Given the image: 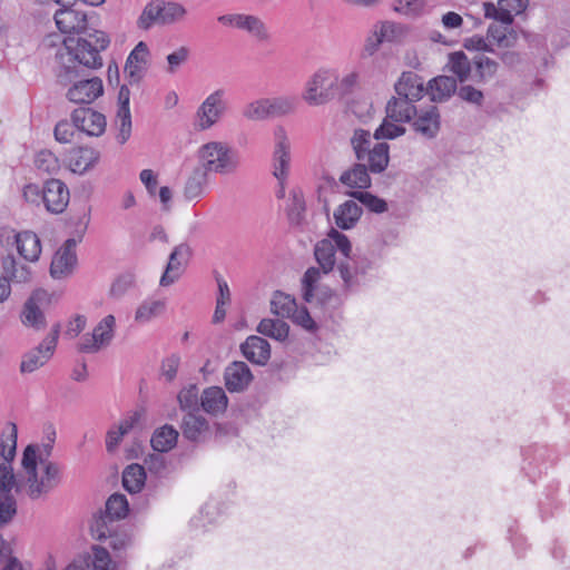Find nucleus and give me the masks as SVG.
I'll return each instance as SVG.
<instances>
[{
    "instance_id": "b1692460",
    "label": "nucleus",
    "mask_w": 570,
    "mask_h": 570,
    "mask_svg": "<svg viewBox=\"0 0 570 570\" xmlns=\"http://www.w3.org/2000/svg\"><path fill=\"white\" fill-rule=\"evenodd\" d=\"M456 79L451 76H436L429 80L425 94L430 95L433 102L446 101L456 92Z\"/></svg>"
},
{
    "instance_id": "6e6d98bb",
    "label": "nucleus",
    "mask_w": 570,
    "mask_h": 570,
    "mask_svg": "<svg viewBox=\"0 0 570 570\" xmlns=\"http://www.w3.org/2000/svg\"><path fill=\"white\" fill-rule=\"evenodd\" d=\"M473 65L479 82L484 81L488 77H493L499 68V63L487 56H475L473 58Z\"/></svg>"
},
{
    "instance_id": "a18cd8bd",
    "label": "nucleus",
    "mask_w": 570,
    "mask_h": 570,
    "mask_svg": "<svg viewBox=\"0 0 570 570\" xmlns=\"http://www.w3.org/2000/svg\"><path fill=\"white\" fill-rule=\"evenodd\" d=\"M448 67L461 82L468 80L471 75V62L468 56L461 50L449 53Z\"/></svg>"
},
{
    "instance_id": "c03bdc74",
    "label": "nucleus",
    "mask_w": 570,
    "mask_h": 570,
    "mask_svg": "<svg viewBox=\"0 0 570 570\" xmlns=\"http://www.w3.org/2000/svg\"><path fill=\"white\" fill-rule=\"evenodd\" d=\"M348 195L357 200L363 207L373 214H383L387 212V203L366 190H353Z\"/></svg>"
},
{
    "instance_id": "8fccbe9b",
    "label": "nucleus",
    "mask_w": 570,
    "mask_h": 570,
    "mask_svg": "<svg viewBox=\"0 0 570 570\" xmlns=\"http://www.w3.org/2000/svg\"><path fill=\"white\" fill-rule=\"evenodd\" d=\"M351 145L355 153V157L358 161L366 159L368 151L371 150V134L368 130L357 128L351 138Z\"/></svg>"
},
{
    "instance_id": "c9c22d12",
    "label": "nucleus",
    "mask_w": 570,
    "mask_h": 570,
    "mask_svg": "<svg viewBox=\"0 0 570 570\" xmlns=\"http://www.w3.org/2000/svg\"><path fill=\"white\" fill-rule=\"evenodd\" d=\"M256 331L275 341L285 342L289 335V325L279 318H263L258 323Z\"/></svg>"
},
{
    "instance_id": "09e8293b",
    "label": "nucleus",
    "mask_w": 570,
    "mask_h": 570,
    "mask_svg": "<svg viewBox=\"0 0 570 570\" xmlns=\"http://www.w3.org/2000/svg\"><path fill=\"white\" fill-rule=\"evenodd\" d=\"M116 324V318L114 315L109 314L105 316L94 328L90 334L95 337L96 342L100 346L108 345L114 337V327Z\"/></svg>"
},
{
    "instance_id": "f704fd0d",
    "label": "nucleus",
    "mask_w": 570,
    "mask_h": 570,
    "mask_svg": "<svg viewBox=\"0 0 570 570\" xmlns=\"http://www.w3.org/2000/svg\"><path fill=\"white\" fill-rule=\"evenodd\" d=\"M100 153L91 147H78L70 159L75 173L85 174L99 161Z\"/></svg>"
},
{
    "instance_id": "a19ab883",
    "label": "nucleus",
    "mask_w": 570,
    "mask_h": 570,
    "mask_svg": "<svg viewBox=\"0 0 570 570\" xmlns=\"http://www.w3.org/2000/svg\"><path fill=\"white\" fill-rule=\"evenodd\" d=\"M199 389L197 384H189L180 390L177 395L179 407L185 413H199L200 397L198 396Z\"/></svg>"
},
{
    "instance_id": "f03ea898",
    "label": "nucleus",
    "mask_w": 570,
    "mask_h": 570,
    "mask_svg": "<svg viewBox=\"0 0 570 570\" xmlns=\"http://www.w3.org/2000/svg\"><path fill=\"white\" fill-rule=\"evenodd\" d=\"M56 3L60 8L55 12V22L61 33L68 35L62 43L70 58L87 67L101 68L100 53L110 45L108 33L90 28L87 13L77 9L76 3Z\"/></svg>"
},
{
    "instance_id": "f8f14e48",
    "label": "nucleus",
    "mask_w": 570,
    "mask_h": 570,
    "mask_svg": "<svg viewBox=\"0 0 570 570\" xmlns=\"http://www.w3.org/2000/svg\"><path fill=\"white\" fill-rule=\"evenodd\" d=\"M69 202V189L60 179L46 181L42 191V204L50 214H62Z\"/></svg>"
},
{
    "instance_id": "4be33fe9",
    "label": "nucleus",
    "mask_w": 570,
    "mask_h": 570,
    "mask_svg": "<svg viewBox=\"0 0 570 570\" xmlns=\"http://www.w3.org/2000/svg\"><path fill=\"white\" fill-rule=\"evenodd\" d=\"M189 254V247L186 244H179L174 247L169 254L165 271L160 277L159 285L167 287L177 282L184 273V264L179 257Z\"/></svg>"
},
{
    "instance_id": "79ce46f5",
    "label": "nucleus",
    "mask_w": 570,
    "mask_h": 570,
    "mask_svg": "<svg viewBox=\"0 0 570 570\" xmlns=\"http://www.w3.org/2000/svg\"><path fill=\"white\" fill-rule=\"evenodd\" d=\"M297 303L294 296L275 291L271 301V311L277 316L288 318L295 312Z\"/></svg>"
},
{
    "instance_id": "37998d69",
    "label": "nucleus",
    "mask_w": 570,
    "mask_h": 570,
    "mask_svg": "<svg viewBox=\"0 0 570 570\" xmlns=\"http://www.w3.org/2000/svg\"><path fill=\"white\" fill-rule=\"evenodd\" d=\"M207 176L208 173H206V169H194L193 174L189 176L185 184L184 196L186 199L193 200L202 195L208 181Z\"/></svg>"
},
{
    "instance_id": "58836bf2",
    "label": "nucleus",
    "mask_w": 570,
    "mask_h": 570,
    "mask_svg": "<svg viewBox=\"0 0 570 570\" xmlns=\"http://www.w3.org/2000/svg\"><path fill=\"white\" fill-rule=\"evenodd\" d=\"M8 432H3L0 438V455L3 459L1 464L11 465L17 453L18 429L16 423L7 424Z\"/></svg>"
},
{
    "instance_id": "de8ad7c7",
    "label": "nucleus",
    "mask_w": 570,
    "mask_h": 570,
    "mask_svg": "<svg viewBox=\"0 0 570 570\" xmlns=\"http://www.w3.org/2000/svg\"><path fill=\"white\" fill-rule=\"evenodd\" d=\"M43 475L40 479L42 493L53 490L61 481V472L58 463L46 460L42 464Z\"/></svg>"
},
{
    "instance_id": "0e129e2a",
    "label": "nucleus",
    "mask_w": 570,
    "mask_h": 570,
    "mask_svg": "<svg viewBox=\"0 0 570 570\" xmlns=\"http://www.w3.org/2000/svg\"><path fill=\"white\" fill-rule=\"evenodd\" d=\"M508 539L512 544L517 558L520 559L524 557L527 550L529 549V544L525 537L522 533H519L515 523L508 528Z\"/></svg>"
},
{
    "instance_id": "dca6fc26",
    "label": "nucleus",
    "mask_w": 570,
    "mask_h": 570,
    "mask_svg": "<svg viewBox=\"0 0 570 570\" xmlns=\"http://www.w3.org/2000/svg\"><path fill=\"white\" fill-rule=\"evenodd\" d=\"M239 351L244 358L258 366H265L272 354L268 341L258 335H249L240 343Z\"/></svg>"
},
{
    "instance_id": "20e7f679",
    "label": "nucleus",
    "mask_w": 570,
    "mask_h": 570,
    "mask_svg": "<svg viewBox=\"0 0 570 570\" xmlns=\"http://www.w3.org/2000/svg\"><path fill=\"white\" fill-rule=\"evenodd\" d=\"M522 456L523 463L521 470L532 483H535L559 459L553 448L537 443L522 450Z\"/></svg>"
},
{
    "instance_id": "e433bc0d",
    "label": "nucleus",
    "mask_w": 570,
    "mask_h": 570,
    "mask_svg": "<svg viewBox=\"0 0 570 570\" xmlns=\"http://www.w3.org/2000/svg\"><path fill=\"white\" fill-rule=\"evenodd\" d=\"M89 222L90 216H70L69 224L75 225V229L72 232V236L63 242L59 250L67 254H76V246L79 242L82 240V237L87 232Z\"/></svg>"
},
{
    "instance_id": "ea45409f",
    "label": "nucleus",
    "mask_w": 570,
    "mask_h": 570,
    "mask_svg": "<svg viewBox=\"0 0 570 570\" xmlns=\"http://www.w3.org/2000/svg\"><path fill=\"white\" fill-rule=\"evenodd\" d=\"M297 105L298 98L295 96L267 98L269 118L289 115L296 110Z\"/></svg>"
},
{
    "instance_id": "423d86ee",
    "label": "nucleus",
    "mask_w": 570,
    "mask_h": 570,
    "mask_svg": "<svg viewBox=\"0 0 570 570\" xmlns=\"http://www.w3.org/2000/svg\"><path fill=\"white\" fill-rule=\"evenodd\" d=\"M20 491L12 465L0 464V524H9L18 513V502L12 493Z\"/></svg>"
},
{
    "instance_id": "13d9d810",
    "label": "nucleus",
    "mask_w": 570,
    "mask_h": 570,
    "mask_svg": "<svg viewBox=\"0 0 570 570\" xmlns=\"http://www.w3.org/2000/svg\"><path fill=\"white\" fill-rule=\"evenodd\" d=\"M558 491V484H550L544 493V499L539 501V511L542 520H547L552 515V509L559 507L556 493Z\"/></svg>"
},
{
    "instance_id": "f257e3e1",
    "label": "nucleus",
    "mask_w": 570,
    "mask_h": 570,
    "mask_svg": "<svg viewBox=\"0 0 570 570\" xmlns=\"http://www.w3.org/2000/svg\"><path fill=\"white\" fill-rule=\"evenodd\" d=\"M397 235L399 232L395 229L382 232L371 243L366 252L356 249L352 254L350 238L337 228L331 227L328 229L326 239L332 240L335 253L340 252L344 256L337 263V272L345 293H357L377 278L381 261L384 256V247L393 244Z\"/></svg>"
},
{
    "instance_id": "052dcab7",
    "label": "nucleus",
    "mask_w": 570,
    "mask_h": 570,
    "mask_svg": "<svg viewBox=\"0 0 570 570\" xmlns=\"http://www.w3.org/2000/svg\"><path fill=\"white\" fill-rule=\"evenodd\" d=\"M243 116L249 120H263L269 118L267 98L246 105L243 109Z\"/></svg>"
},
{
    "instance_id": "5701e85b",
    "label": "nucleus",
    "mask_w": 570,
    "mask_h": 570,
    "mask_svg": "<svg viewBox=\"0 0 570 570\" xmlns=\"http://www.w3.org/2000/svg\"><path fill=\"white\" fill-rule=\"evenodd\" d=\"M228 396L220 386L206 387L200 395V410L210 415H218L226 412L228 406Z\"/></svg>"
},
{
    "instance_id": "6ab92c4d",
    "label": "nucleus",
    "mask_w": 570,
    "mask_h": 570,
    "mask_svg": "<svg viewBox=\"0 0 570 570\" xmlns=\"http://www.w3.org/2000/svg\"><path fill=\"white\" fill-rule=\"evenodd\" d=\"M130 90L127 85L120 86L118 92L117 120L119 121V132L116 136L120 145L127 142L131 135V115H130Z\"/></svg>"
},
{
    "instance_id": "9d476101",
    "label": "nucleus",
    "mask_w": 570,
    "mask_h": 570,
    "mask_svg": "<svg viewBox=\"0 0 570 570\" xmlns=\"http://www.w3.org/2000/svg\"><path fill=\"white\" fill-rule=\"evenodd\" d=\"M71 121L78 130L95 137L101 136L107 126L105 115L89 107L75 109L71 114Z\"/></svg>"
},
{
    "instance_id": "72a5a7b5",
    "label": "nucleus",
    "mask_w": 570,
    "mask_h": 570,
    "mask_svg": "<svg viewBox=\"0 0 570 570\" xmlns=\"http://www.w3.org/2000/svg\"><path fill=\"white\" fill-rule=\"evenodd\" d=\"M314 257L324 274L331 273L335 265L337 266L335 246L332 244L331 239L323 238L315 244Z\"/></svg>"
},
{
    "instance_id": "412c9836",
    "label": "nucleus",
    "mask_w": 570,
    "mask_h": 570,
    "mask_svg": "<svg viewBox=\"0 0 570 570\" xmlns=\"http://www.w3.org/2000/svg\"><path fill=\"white\" fill-rule=\"evenodd\" d=\"M416 101L409 97H392L385 106L387 118L394 122L409 124L417 115Z\"/></svg>"
},
{
    "instance_id": "cd10ccee",
    "label": "nucleus",
    "mask_w": 570,
    "mask_h": 570,
    "mask_svg": "<svg viewBox=\"0 0 570 570\" xmlns=\"http://www.w3.org/2000/svg\"><path fill=\"white\" fill-rule=\"evenodd\" d=\"M215 164L210 167L212 171L220 175L234 174L239 167V153L222 142V150L216 153Z\"/></svg>"
},
{
    "instance_id": "774afa93",
    "label": "nucleus",
    "mask_w": 570,
    "mask_h": 570,
    "mask_svg": "<svg viewBox=\"0 0 570 570\" xmlns=\"http://www.w3.org/2000/svg\"><path fill=\"white\" fill-rule=\"evenodd\" d=\"M554 405L566 415L570 414V383H562L554 387Z\"/></svg>"
},
{
    "instance_id": "1a4fd4ad",
    "label": "nucleus",
    "mask_w": 570,
    "mask_h": 570,
    "mask_svg": "<svg viewBox=\"0 0 570 570\" xmlns=\"http://www.w3.org/2000/svg\"><path fill=\"white\" fill-rule=\"evenodd\" d=\"M31 277V269L26 264H20L9 253L2 257V276L0 277V302L6 301L10 295V282L26 283Z\"/></svg>"
},
{
    "instance_id": "e2e57ef3",
    "label": "nucleus",
    "mask_w": 570,
    "mask_h": 570,
    "mask_svg": "<svg viewBox=\"0 0 570 570\" xmlns=\"http://www.w3.org/2000/svg\"><path fill=\"white\" fill-rule=\"evenodd\" d=\"M397 4L394 10L407 17H420L425 7L426 0H396Z\"/></svg>"
},
{
    "instance_id": "69168bd1",
    "label": "nucleus",
    "mask_w": 570,
    "mask_h": 570,
    "mask_svg": "<svg viewBox=\"0 0 570 570\" xmlns=\"http://www.w3.org/2000/svg\"><path fill=\"white\" fill-rule=\"evenodd\" d=\"M218 150H222L220 141H210L200 147L199 158L204 161L200 168L206 169V173L212 171L213 168L210 167L215 164L214 161L216 158V153L218 154Z\"/></svg>"
},
{
    "instance_id": "a878e982",
    "label": "nucleus",
    "mask_w": 570,
    "mask_h": 570,
    "mask_svg": "<svg viewBox=\"0 0 570 570\" xmlns=\"http://www.w3.org/2000/svg\"><path fill=\"white\" fill-rule=\"evenodd\" d=\"M326 79L327 71L318 70L307 81L303 98L309 106L323 105L330 100V94L327 90L318 91L320 88H323Z\"/></svg>"
},
{
    "instance_id": "2eb2a0df",
    "label": "nucleus",
    "mask_w": 570,
    "mask_h": 570,
    "mask_svg": "<svg viewBox=\"0 0 570 570\" xmlns=\"http://www.w3.org/2000/svg\"><path fill=\"white\" fill-rule=\"evenodd\" d=\"M224 94L223 89H217L199 106L196 112L199 119V129L206 130L210 128L222 117L225 110V104L223 101Z\"/></svg>"
},
{
    "instance_id": "ddd939ff",
    "label": "nucleus",
    "mask_w": 570,
    "mask_h": 570,
    "mask_svg": "<svg viewBox=\"0 0 570 570\" xmlns=\"http://www.w3.org/2000/svg\"><path fill=\"white\" fill-rule=\"evenodd\" d=\"M276 139L273 153V175L277 180H286L289 173L291 151L289 141L284 127L278 126L274 131Z\"/></svg>"
},
{
    "instance_id": "aec40b11",
    "label": "nucleus",
    "mask_w": 570,
    "mask_h": 570,
    "mask_svg": "<svg viewBox=\"0 0 570 570\" xmlns=\"http://www.w3.org/2000/svg\"><path fill=\"white\" fill-rule=\"evenodd\" d=\"M394 90L397 96L419 101L423 98L426 87H424L423 77L414 71H403L394 85Z\"/></svg>"
},
{
    "instance_id": "6e6552de",
    "label": "nucleus",
    "mask_w": 570,
    "mask_h": 570,
    "mask_svg": "<svg viewBox=\"0 0 570 570\" xmlns=\"http://www.w3.org/2000/svg\"><path fill=\"white\" fill-rule=\"evenodd\" d=\"M51 303V295L43 288H36L31 292L22 306L20 313L21 323L35 331H42L47 327V318L41 309L42 306Z\"/></svg>"
},
{
    "instance_id": "bf43d9fd",
    "label": "nucleus",
    "mask_w": 570,
    "mask_h": 570,
    "mask_svg": "<svg viewBox=\"0 0 570 570\" xmlns=\"http://www.w3.org/2000/svg\"><path fill=\"white\" fill-rule=\"evenodd\" d=\"M288 318L308 332L314 333L318 330L317 323L311 316V313L305 305H297V307H295V312H293V315H291Z\"/></svg>"
},
{
    "instance_id": "7c9ffc66",
    "label": "nucleus",
    "mask_w": 570,
    "mask_h": 570,
    "mask_svg": "<svg viewBox=\"0 0 570 570\" xmlns=\"http://www.w3.org/2000/svg\"><path fill=\"white\" fill-rule=\"evenodd\" d=\"M16 249L24 261L37 262L41 254L40 238L33 232H20V239L16 245Z\"/></svg>"
},
{
    "instance_id": "3c124183",
    "label": "nucleus",
    "mask_w": 570,
    "mask_h": 570,
    "mask_svg": "<svg viewBox=\"0 0 570 570\" xmlns=\"http://www.w3.org/2000/svg\"><path fill=\"white\" fill-rule=\"evenodd\" d=\"M159 0L149 1L142 9L137 20V27L141 30H149L154 24H160Z\"/></svg>"
},
{
    "instance_id": "7ed1b4c3",
    "label": "nucleus",
    "mask_w": 570,
    "mask_h": 570,
    "mask_svg": "<svg viewBox=\"0 0 570 570\" xmlns=\"http://www.w3.org/2000/svg\"><path fill=\"white\" fill-rule=\"evenodd\" d=\"M70 63L60 67L57 78L59 83L71 85L66 92V98L73 104L90 105L104 94L102 80L99 77H90L89 70H97L75 62L72 58Z\"/></svg>"
},
{
    "instance_id": "4d7b16f0",
    "label": "nucleus",
    "mask_w": 570,
    "mask_h": 570,
    "mask_svg": "<svg viewBox=\"0 0 570 570\" xmlns=\"http://www.w3.org/2000/svg\"><path fill=\"white\" fill-rule=\"evenodd\" d=\"M135 285V275L132 273L126 272L118 275L115 281L111 283L109 289V296L119 299L121 298L128 289H130Z\"/></svg>"
},
{
    "instance_id": "864d4df0",
    "label": "nucleus",
    "mask_w": 570,
    "mask_h": 570,
    "mask_svg": "<svg viewBox=\"0 0 570 570\" xmlns=\"http://www.w3.org/2000/svg\"><path fill=\"white\" fill-rule=\"evenodd\" d=\"M399 122L392 121L387 116L383 119L381 125L374 130L373 138L375 140L395 139L406 132V128L397 125Z\"/></svg>"
},
{
    "instance_id": "603ef678",
    "label": "nucleus",
    "mask_w": 570,
    "mask_h": 570,
    "mask_svg": "<svg viewBox=\"0 0 570 570\" xmlns=\"http://www.w3.org/2000/svg\"><path fill=\"white\" fill-rule=\"evenodd\" d=\"M159 9L160 10V24H171L177 20L181 19L186 14V9L183 4L177 2H167L165 0H159Z\"/></svg>"
},
{
    "instance_id": "f3484780",
    "label": "nucleus",
    "mask_w": 570,
    "mask_h": 570,
    "mask_svg": "<svg viewBox=\"0 0 570 570\" xmlns=\"http://www.w3.org/2000/svg\"><path fill=\"white\" fill-rule=\"evenodd\" d=\"M413 130L428 139L438 136L441 129V115L436 106H430L426 110H417V115L410 122Z\"/></svg>"
},
{
    "instance_id": "c756f323",
    "label": "nucleus",
    "mask_w": 570,
    "mask_h": 570,
    "mask_svg": "<svg viewBox=\"0 0 570 570\" xmlns=\"http://www.w3.org/2000/svg\"><path fill=\"white\" fill-rule=\"evenodd\" d=\"M487 39L489 43L495 42L499 48H513L519 40V32L511 27L490 23L487 30Z\"/></svg>"
},
{
    "instance_id": "39448f33",
    "label": "nucleus",
    "mask_w": 570,
    "mask_h": 570,
    "mask_svg": "<svg viewBox=\"0 0 570 570\" xmlns=\"http://www.w3.org/2000/svg\"><path fill=\"white\" fill-rule=\"evenodd\" d=\"M130 511L127 497L122 493H112L105 503V510L95 519L90 525V532L95 540L105 538L101 529H106V524H114L115 521L122 520L128 517Z\"/></svg>"
},
{
    "instance_id": "c85d7f7f",
    "label": "nucleus",
    "mask_w": 570,
    "mask_h": 570,
    "mask_svg": "<svg viewBox=\"0 0 570 570\" xmlns=\"http://www.w3.org/2000/svg\"><path fill=\"white\" fill-rule=\"evenodd\" d=\"M146 479L147 473L145 466L139 463H131L124 469L121 483L129 494H135L139 493L145 487Z\"/></svg>"
},
{
    "instance_id": "a211bd4d",
    "label": "nucleus",
    "mask_w": 570,
    "mask_h": 570,
    "mask_svg": "<svg viewBox=\"0 0 570 570\" xmlns=\"http://www.w3.org/2000/svg\"><path fill=\"white\" fill-rule=\"evenodd\" d=\"M180 430L184 439L193 443L204 442L210 433L209 422L199 413H185Z\"/></svg>"
},
{
    "instance_id": "338daca9",
    "label": "nucleus",
    "mask_w": 570,
    "mask_h": 570,
    "mask_svg": "<svg viewBox=\"0 0 570 570\" xmlns=\"http://www.w3.org/2000/svg\"><path fill=\"white\" fill-rule=\"evenodd\" d=\"M384 40L380 33L375 30L365 40L363 50L361 52V61L358 62L357 69L361 70L365 65V59L372 57L380 48Z\"/></svg>"
},
{
    "instance_id": "2f4dec72",
    "label": "nucleus",
    "mask_w": 570,
    "mask_h": 570,
    "mask_svg": "<svg viewBox=\"0 0 570 570\" xmlns=\"http://www.w3.org/2000/svg\"><path fill=\"white\" fill-rule=\"evenodd\" d=\"M370 169L366 165L356 163L352 168L340 176V181L353 189H366L371 187Z\"/></svg>"
},
{
    "instance_id": "bb28decb",
    "label": "nucleus",
    "mask_w": 570,
    "mask_h": 570,
    "mask_svg": "<svg viewBox=\"0 0 570 570\" xmlns=\"http://www.w3.org/2000/svg\"><path fill=\"white\" fill-rule=\"evenodd\" d=\"M101 530L105 538L99 541L107 542L108 548L114 551L116 557H120V554L131 544V535L125 527L114 528V524H106V529Z\"/></svg>"
},
{
    "instance_id": "473e14b6",
    "label": "nucleus",
    "mask_w": 570,
    "mask_h": 570,
    "mask_svg": "<svg viewBox=\"0 0 570 570\" xmlns=\"http://www.w3.org/2000/svg\"><path fill=\"white\" fill-rule=\"evenodd\" d=\"M77 263V254H67L58 249L50 264V276L53 279H61L62 277L72 274Z\"/></svg>"
},
{
    "instance_id": "0eeeda50",
    "label": "nucleus",
    "mask_w": 570,
    "mask_h": 570,
    "mask_svg": "<svg viewBox=\"0 0 570 570\" xmlns=\"http://www.w3.org/2000/svg\"><path fill=\"white\" fill-rule=\"evenodd\" d=\"M60 328V323L53 324L45 340L38 346L23 354L20 364L21 373H32L52 357L57 347Z\"/></svg>"
},
{
    "instance_id": "9b49d317",
    "label": "nucleus",
    "mask_w": 570,
    "mask_h": 570,
    "mask_svg": "<svg viewBox=\"0 0 570 570\" xmlns=\"http://www.w3.org/2000/svg\"><path fill=\"white\" fill-rule=\"evenodd\" d=\"M253 381L254 374L244 361H233L224 370V383L229 393L245 392Z\"/></svg>"
},
{
    "instance_id": "49530a36",
    "label": "nucleus",
    "mask_w": 570,
    "mask_h": 570,
    "mask_svg": "<svg viewBox=\"0 0 570 570\" xmlns=\"http://www.w3.org/2000/svg\"><path fill=\"white\" fill-rule=\"evenodd\" d=\"M321 268L311 266L302 276V298L305 303L311 304L315 297V292L321 278Z\"/></svg>"
},
{
    "instance_id": "5fc2aeb1",
    "label": "nucleus",
    "mask_w": 570,
    "mask_h": 570,
    "mask_svg": "<svg viewBox=\"0 0 570 570\" xmlns=\"http://www.w3.org/2000/svg\"><path fill=\"white\" fill-rule=\"evenodd\" d=\"M164 308L165 303L161 301H145L136 309L135 320L139 323H147Z\"/></svg>"
},
{
    "instance_id": "393cba45",
    "label": "nucleus",
    "mask_w": 570,
    "mask_h": 570,
    "mask_svg": "<svg viewBox=\"0 0 570 570\" xmlns=\"http://www.w3.org/2000/svg\"><path fill=\"white\" fill-rule=\"evenodd\" d=\"M179 432L171 424L157 428L150 438V445L155 452L167 453L177 444Z\"/></svg>"
},
{
    "instance_id": "4c0bfd02",
    "label": "nucleus",
    "mask_w": 570,
    "mask_h": 570,
    "mask_svg": "<svg viewBox=\"0 0 570 570\" xmlns=\"http://www.w3.org/2000/svg\"><path fill=\"white\" fill-rule=\"evenodd\" d=\"M366 166L371 173L381 174L383 173L390 163V146L387 142H377L368 151Z\"/></svg>"
},
{
    "instance_id": "680f3d73",
    "label": "nucleus",
    "mask_w": 570,
    "mask_h": 570,
    "mask_svg": "<svg viewBox=\"0 0 570 570\" xmlns=\"http://www.w3.org/2000/svg\"><path fill=\"white\" fill-rule=\"evenodd\" d=\"M35 165L39 170L52 174L60 168L58 158L47 149L40 150L35 159Z\"/></svg>"
},
{
    "instance_id": "4468645a",
    "label": "nucleus",
    "mask_w": 570,
    "mask_h": 570,
    "mask_svg": "<svg viewBox=\"0 0 570 570\" xmlns=\"http://www.w3.org/2000/svg\"><path fill=\"white\" fill-rule=\"evenodd\" d=\"M223 26L235 27L254 35L259 40H267L268 32L263 20L253 14L229 13L217 18Z\"/></svg>"
}]
</instances>
